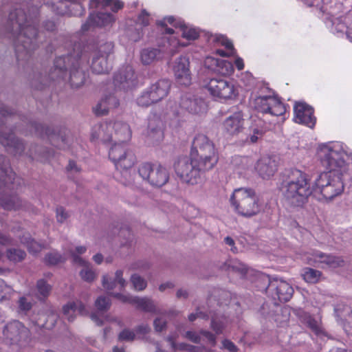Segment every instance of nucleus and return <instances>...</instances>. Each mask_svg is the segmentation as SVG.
I'll list each match as a JSON object with an SVG mask.
<instances>
[{"mask_svg":"<svg viewBox=\"0 0 352 352\" xmlns=\"http://www.w3.org/2000/svg\"><path fill=\"white\" fill-rule=\"evenodd\" d=\"M29 16L25 12V8H16L9 14V21L12 31L19 34L14 41L16 56L18 61H26L39 45L38 41V29L36 18L38 8L35 6H26Z\"/></svg>","mask_w":352,"mask_h":352,"instance_id":"nucleus-1","label":"nucleus"},{"mask_svg":"<svg viewBox=\"0 0 352 352\" xmlns=\"http://www.w3.org/2000/svg\"><path fill=\"white\" fill-rule=\"evenodd\" d=\"M318 154L321 164L329 170L319 175L313 186L314 192L321 194L327 200H332L344 191L342 174L338 169L343 165L344 161L339 153L327 146L321 147Z\"/></svg>","mask_w":352,"mask_h":352,"instance_id":"nucleus-2","label":"nucleus"},{"mask_svg":"<svg viewBox=\"0 0 352 352\" xmlns=\"http://www.w3.org/2000/svg\"><path fill=\"white\" fill-rule=\"evenodd\" d=\"M67 66H69V82L71 87L80 88L85 85L88 78V73L80 67L79 60L71 55L56 58L54 66L50 70L48 78L39 74L36 78L32 80V86L40 89L47 85L48 79L52 80L63 79L66 76Z\"/></svg>","mask_w":352,"mask_h":352,"instance_id":"nucleus-3","label":"nucleus"},{"mask_svg":"<svg viewBox=\"0 0 352 352\" xmlns=\"http://www.w3.org/2000/svg\"><path fill=\"white\" fill-rule=\"evenodd\" d=\"M280 190L286 203L293 207H301L314 192L309 175L298 170H285Z\"/></svg>","mask_w":352,"mask_h":352,"instance_id":"nucleus-4","label":"nucleus"},{"mask_svg":"<svg viewBox=\"0 0 352 352\" xmlns=\"http://www.w3.org/2000/svg\"><path fill=\"white\" fill-rule=\"evenodd\" d=\"M190 155L206 171L211 170L219 160L214 144L203 134H198L194 138Z\"/></svg>","mask_w":352,"mask_h":352,"instance_id":"nucleus-5","label":"nucleus"},{"mask_svg":"<svg viewBox=\"0 0 352 352\" xmlns=\"http://www.w3.org/2000/svg\"><path fill=\"white\" fill-rule=\"evenodd\" d=\"M173 168L177 176L182 182L191 185L198 184L206 171L191 155L177 157Z\"/></svg>","mask_w":352,"mask_h":352,"instance_id":"nucleus-6","label":"nucleus"},{"mask_svg":"<svg viewBox=\"0 0 352 352\" xmlns=\"http://www.w3.org/2000/svg\"><path fill=\"white\" fill-rule=\"evenodd\" d=\"M230 201L237 212L245 217L255 216L261 210L258 198L252 189H236L230 198Z\"/></svg>","mask_w":352,"mask_h":352,"instance_id":"nucleus-7","label":"nucleus"},{"mask_svg":"<svg viewBox=\"0 0 352 352\" xmlns=\"http://www.w3.org/2000/svg\"><path fill=\"white\" fill-rule=\"evenodd\" d=\"M130 136L129 125L121 122L96 126L91 134L93 139H100L103 142H126Z\"/></svg>","mask_w":352,"mask_h":352,"instance_id":"nucleus-8","label":"nucleus"},{"mask_svg":"<svg viewBox=\"0 0 352 352\" xmlns=\"http://www.w3.org/2000/svg\"><path fill=\"white\" fill-rule=\"evenodd\" d=\"M3 334L6 342L19 348L27 346L31 341L30 331L19 320H13L6 324L3 327Z\"/></svg>","mask_w":352,"mask_h":352,"instance_id":"nucleus-9","label":"nucleus"},{"mask_svg":"<svg viewBox=\"0 0 352 352\" xmlns=\"http://www.w3.org/2000/svg\"><path fill=\"white\" fill-rule=\"evenodd\" d=\"M138 172L144 180L155 187L163 186L169 179L167 169L161 165L144 162L139 166Z\"/></svg>","mask_w":352,"mask_h":352,"instance_id":"nucleus-10","label":"nucleus"},{"mask_svg":"<svg viewBox=\"0 0 352 352\" xmlns=\"http://www.w3.org/2000/svg\"><path fill=\"white\" fill-rule=\"evenodd\" d=\"M109 157L118 169L124 170L126 175L128 174L127 170L134 165L136 160L134 153L126 147V142H115L110 148Z\"/></svg>","mask_w":352,"mask_h":352,"instance_id":"nucleus-11","label":"nucleus"},{"mask_svg":"<svg viewBox=\"0 0 352 352\" xmlns=\"http://www.w3.org/2000/svg\"><path fill=\"white\" fill-rule=\"evenodd\" d=\"M0 143L4 146H8L13 149L12 153L15 155H25L33 159L36 155L37 146L31 144L28 151L25 152V146L23 142L16 138L12 133L0 131Z\"/></svg>","mask_w":352,"mask_h":352,"instance_id":"nucleus-12","label":"nucleus"},{"mask_svg":"<svg viewBox=\"0 0 352 352\" xmlns=\"http://www.w3.org/2000/svg\"><path fill=\"white\" fill-rule=\"evenodd\" d=\"M266 292L274 300H278L280 302H287L293 296L294 289L286 281L275 278L270 280L266 288Z\"/></svg>","mask_w":352,"mask_h":352,"instance_id":"nucleus-13","label":"nucleus"},{"mask_svg":"<svg viewBox=\"0 0 352 352\" xmlns=\"http://www.w3.org/2000/svg\"><path fill=\"white\" fill-rule=\"evenodd\" d=\"M307 262L309 265L316 267L324 265L331 268L342 267L345 265V260L343 256L326 254L320 251H316L310 256H308Z\"/></svg>","mask_w":352,"mask_h":352,"instance_id":"nucleus-14","label":"nucleus"},{"mask_svg":"<svg viewBox=\"0 0 352 352\" xmlns=\"http://www.w3.org/2000/svg\"><path fill=\"white\" fill-rule=\"evenodd\" d=\"M207 89L214 97L230 99L235 96L234 85L230 82L222 78H212L207 85Z\"/></svg>","mask_w":352,"mask_h":352,"instance_id":"nucleus-15","label":"nucleus"},{"mask_svg":"<svg viewBox=\"0 0 352 352\" xmlns=\"http://www.w3.org/2000/svg\"><path fill=\"white\" fill-rule=\"evenodd\" d=\"M179 105L181 109L192 114L202 113L206 111L207 107L201 98L190 92L181 95Z\"/></svg>","mask_w":352,"mask_h":352,"instance_id":"nucleus-16","label":"nucleus"},{"mask_svg":"<svg viewBox=\"0 0 352 352\" xmlns=\"http://www.w3.org/2000/svg\"><path fill=\"white\" fill-rule=\"evenodd\" d=\"M115 86L122 90H129L137 85V76L131 65L122 67L115 75L113 79Z\"/></svg>","mask_w":352,"mask_h":352,"instance_id":"nucleus-17","label":"nucleus"},{"mask_svg":"<svg viewBox=\"0 0 352 352\" xmlns=\"http://www.w3.org/2000/svg\"><path fill=\"white\" fill-rule=\"evenodd\" d=\"M189 66V59L186 56H179L175 60L173 72L178 84L184 86H188L191 84V73Z\"/></svg>","mask_w":352,"mask_h":352,"instance_id":"nucleus-18","label":"nucleus"},{"mask_svg":"<svg viewBox=\"0 0 352 352\" xmlns=\"http://www.w3.org/2000/svg\"><path fill=\"white\" fill-rule=\"evenodd\" d=\"M295 121L299 124L313 127L316 122L314 109L305 102H296L294 105Z\"/></svg>","mask_w":352,"mask_h":352,"instance_id":"nucleus-19","label":"nucleus"},{"mask_svg":"<svg viewBox=\"0 0 352 352\" xmlns=\"http://www.w3.org/2000/svg\"><path fill=\"white\" fill-rule=\"evenodd\" d=\"M148 141L152 144H158L164 138V123L157 116H153L149 118L146 130Z\"/></svg>","mask_w":352,"mask_h":352,"instance_id":"nucleus-20","label":"nucleus"},{"mask_svg":"<svg viewBox=\"0 0 352 352\" xmlns=\"http://www.w3.org/2000/svg\"><path fill=\"white\" fill-rule=\"evenodd\" d=\"M0 205L6 210H28L30 204L16 195H8L0 188Z\"/></svg>","mask_w":352,"mask_h":352,"instance_id":"nucleus-21","label":"nucleus"},{"mask_svg":"<svg viewBox=\"0 0 352 352\" xmlns=\"http://www.w3.org/2000/svg\"><path fill=\"white\" fill-rule=\"evenodd\" d=\"M111 306V300L109 297L100 296L95 301L96 312H93L90 315L91 319L96 322L98 326H102L104 320L102 318L103 314L107 312Z\"/></svg>","mask_w":352,"mask_h":352,"instance_id":"nucleus-22","label":"nucleus"},{"mask_svg":"<svg viewBox=\"0 0 352 352\" xmlns=\"http://www.w3.org/2000/svg\"><path fill=\"white\" fill-rule=\"evenodd\" d=\"M278 164L275 157L266 156L261 158L256 166L259 175L263 179H269L277 170Z\"/></svg>","mask_w":352,"mask_h":352,"instance_id":"nucleus-23","label":"nucleus"},{"mask_svg":"<svg viewBox=\"0 0 352 352\" xmlns=\"http://www.w3.org/2000/svg\"><path fill=\"white\" fill-rule=\"evenodd\" d=\"M243 124L244 119L242 113L236 112L226 119L223 126L230 135H234L243 131Z\"/></svg>","mask_w":352,"mask_h":352,"instance_id":"nucleus-24","label":"nucleus"},{"mask_svg":"<svg viewBox=\"0 0 352 352\" xmlns=\"http://www.w3.org/2000/svg\"><path fill=\"white\" fill-rule=\"evenodd\" d=\"M114 21L113 16L107 12L90 14L87 21L82 25L83 32L87 31L91 25L102 27L111 23Z\"/></svg>","mask_w":352,"mask_h":352,"instance_id":"nucleus-25","label":"nucleus"},{"mask_svg":"<svg viewBox=\"0 0 352 352\" xmlns=\"http://www.w3.org/2000/svg\"><path fill=\"white\" fill-rule=\"evenodd\" d=\"M29 124L31 127V132H34L36 134L41 136L46 135L47 137L50 138L53 142L60 140L63 144L65 142V138L60 134H56V130L54 128L43 125L34 121H31Z\"/></svg>","mask_w":352,"mask_h":352,"instance_id":"nucleus-26","label":"nucleus"},{"mask_svg":"<svg viewBox=\"0 0 352 352\" xmlns=\"http://www.w3.org/2000/svg\"><path fill=\"white\" fill-rule=\"evenodd\" d=\"M15 173L12 171L10 161L5 155H0V178L11 188L10 185L14 183Z\"/></svg>","mask_w":352,"mask_h":352,"instance_id":"nucleus-27","label":"nucleus"},{"mask_svg":"<svg viewBox=\"0 0 352 352\" xmlns=\"http://www.w3.org/2000/svg\"><path fill=\"white\" fill-rule=\"evenodd\" d=\"M119 105V101L113 95H109L103 98L94 108V113L98 116L107 115L110 109L116 108Z\"/></svg>","mask_w":352,"mask_h":352,"instance_id":"nucleus-28","label":"nucleus"},{"mask_svg":"<svg viewBox=\"0 0 352 352\" xmlns=\"http://www.w3.org/2000/svg\"><path fill=\"white\" fill-rule=\"evenodd\" d=\"M91 68L93 72L102 74H107L111 69V65L108 61V58L98 54L91 53Z\"/></svg>","mask_w":352,"mask_h":352,"instance_id":"nucleus-29","label":"nucleus"},{"mask_svg":"<svg viewBox=\"0 0 352 352\" xmlns=\"http://www.w3.org/2000/svg\"><path fill=\"white\" fill-rule=\"evenodd\" d=\"M170 86L171 82L169 80L162 79L153 84L148 89L159 102L168 95Z\"/></svg>","mask_w":352,"mask_h":352,"instance_id":"nucleus-30","label":"nucleus"},{"mask_svg":"<svg viewBox=\"0 0 352 352\" xmlns=\"http://www.w3.org/2000/svg\"><path fill=\"white\" fill-rule=\"evenodd\" d=\"M63 311L69 322H72L74 320L75 316L73 315V313L76 311L82 315L87 314L85 305L80 301L68 303L63 307Z\"/></svg>","mask_w":352,"mask_h":352,"instance_id":"nucleus-31","label":"nucleus"},{"mask_svg":"<svg viewBox=\"0 0 352 352\" xmlns=\"http://www.w3.org/2000/svg\"><path fill=\"white\" fill-rule=\"evenodd\" d=\"M276 103V98L271 96H258L254 99V108L263 113H269L271 105Z\"/></svg>","mask_w":352,"mask_h":352,"instance_id":"nucleus-32","label":"nucleus"},{"mask_svg":"<svg viewBox=\"0 0 352 352\" xmlns=\"http://www.w3.org/2000/svg\"><path fill=\"white\" fill-rule=\"evenodd\" d=\"M58 320V316L56 313L52 311L46 315L42 314L39 315L38 318L35 321V325L46 329H52L55 326Z\"/></svg>","mask_w":352,"mask_h":352,"instance_id":"nucleus-33","label":"nucleus"},{"mask_svg":"<svg viewBox=\"0 0 352 352\" xmlns=\"http://www.w3.org/2000/svg\"><path fill=\"white\" fill-rule=\"evenodd\" d=\"M133 305H135L137 309H141L145 312L157 313V307L153 300L147 297L140 298L135 296Z\"/></svg>","mask_w":352,"mask_h":352,"instance_id":"nucleus-34","label":"nucleus"},{"mask_svg":"<svg viewBox=\"0 0 352 352\" xmlns=\"http://www.w3.org/2000/svg\"><path fill=\"white\" fill-rule=\"evenodd\" d=\"M210 327L216 333L221 334L225 328V318L223 316L217 314L214 311H210Z\"/></svg>","mask_w":352,"mask_h":352,"instance_id":"nucleus-35","label":"nucleus"},{"mask_svg":"<svg viewBox=\"0 0 352 352\" xmlns=\"http://www.w3.org/2000/svg\"><path fill=\"white\" fill-rule=\"evenodd\" d=\"M161 52L155 48L144 49L141 52V60L143 64L150 65L160 58Z\"/></svg>","mask_w":352,"mask_h":352,"instance_id":"nucleus-36","label":"nucleus"},{"mask_svg":"<svg viewBox=\"0 0 352 352\" xmlns=\"http://www.w3.org/2000/svg\"><path fill=\"white\" fill-rule=\"evenodd\" d=\"M90 6L95 8L100 6L109 7L113 12H117L123 7V3L118 0H90Z\"/></svg>","mask_w":352,"mask_h":352,"instance_id":"nucleus-37","label":"nucleus"},{"mask_svg":"<svg viewBox=\"0 0 352 352\" xmlns=\"http://www.w3.org/2000/svg\"><path fill=\"white\" fill-rule=\"evenodd\" d=\"M52 287L45 280L40 279L36 283V296L40 300H44L50 294Z\"/></svg>","mask_w":352,"mask_h":352,"instance_id":"nucleus-38","label":"nucleus"},{"mask_svg":"<svg viewBox=\"0 0 352 352\" xmlns=\"http://www.w3.org/2000/svg\"><path fill=\"white\" fill-rule=\"evenodd\" d=\"M322 274L320 271L310 267H305L303 270V279L309 283L314 284L318 283Z\"/></svg>","mask_w":352,"mask_h":352,"instance_id":"nucleus-39","label":"nucleus"},{"mask_svg":"<svg viewBox=\"0 0 352 352\" xmlns=\"http://www.w3.org/2000/svg\"><path fill=\"white\" fill-rule=\"evenodd\" d=\"M149 89L144 91L138 98L137 103L139 106L146 107L151 104L157 102Z\"/></svg>","mask_w":352,"mask_h":352,"instance_id":"nucleus-40","label":"nucleus"},{"mask_svg":"<svg viewBox=\"0 0 352 352\" xmlns=\"http://www.w3.org/2000/svg\"><path fill=\"white\" fill-rule=\"evenodd\" d=\"M79 274L81 278L87 283L93 282L96 279L97 276L94 269L93 268L90 263L82 267V270L80 271Z\"/></svg>","mask_w":352,"mask_h":352,"instance_id":"nucleus-41","label":"nucleus"},{"mask_svg":"<svg viewBox=\"0 0 352 352\" xmlns=\"http://www.w3.org/2000/svg\"><path fill=\"white\" fill-rule=\"evenodd\" d=\"M6 253L8 258L14 263L22 261L26 256L23 250L16 248L8 249Z\"/></svg>","mask_w":352,"mask_h":352,"instance_id":"nucleus-42","label":"nucleus"},{"mask_svg":"<svg viewBox=\"0 0 352 352\" xmlns=\"http://www.w3.org/2000/svg\"><path fill=\"white\" fill-rule=\"evenodd\" d=\"M133 288L137 291H143L147 287L146 280L138 274H133L130 278Z\"/></svg>","mask_w":352,"mask_h":352,"instance_id":"nucleus-43","label":"nucleus"},{"mask_svg":"<svg viewBox=\"0 0 352 352\" xmlns=\"http://www.w3.org/2000/svg\"><path fill=\"white\" fill-rule=\"evenodd\" d=\"M114 45L111 42H105L100 44L92 52L99 54L100 56H104L108 58L109 56L113 52Z\"/></svg>","mask_w":352,"mask_h":352,"instance_id":"nucleus-44","label":"nucleus"},{"mask_svg":"<svg viewBox=\"0 0 352 352\" xmlns=\"http://www.w3.org/2000/svg\"><path fill=\"white\" fill-rule=\"evenodd\" d=\"M118 339L121 342H131L137 339L136 334L134 330L129 329H124L118 334Z\"/></svg>","mask_w":352,"mask_h":352,"instance_id":"nucleus-45","label":"nucleus"},{"mask_svg":"<svg viewBox=\"0 0 352 352\" xmlns=\"http://www.w3.org/2000/svg\"><path fill=\"white\" fill-rule=\"evenodd\" d=\"M182 36L188 40H195L199 37V32L193 28H188L184 25H182Z\"/></svg>","mask_w":352,"mask_h":352,"instance_id":"nucleus-46","label":"nucleus"},{"mask_svg":"<svg viewBox=\"0 0 352 352\" xmlns=\"http://www.w3.org/2000/svg\"><path fill=\"white\" fill-rule=\"evenodd\" d=\"M285 112V108L284 105L276 99V103L271 105L270 113L271 115L279 116L283 115Z\"/></svg>","mask_w":352,"mask_h":352,"instance_id":"nucleus-47","label":"nucleus"},{"mask_svg":"<svg viewBox=\"0 0 352 352\" xmlns=\"http://www.w3.org/2000/svg\"><path fill=\"white\" fill-rule=\"evenodd\" d=\"M154 329L156 332H162L167 328V320L162 317H157L153 321Z\"/></svg>","mask_w":352,"mask_h":352,"instance_id":"nucleus-48","label":"nucleus"},{"mask_svg":"<svg viewBox=\"0 0 352 352\" xmlns=\"http://www.w3.org/2000/svg\"><path fill=\"white\" fill-rule=\"evenodd\" d=\"M25 243H27V248L29 252L33 254L39 252L44 248L42 244L32 239H30L28 241H25Z\"/></svg>","mask_w":352,"mask_h":352,"instance_id":"nucleus-49","label":"nucleus"},{"mask_svg":"<svg viewBox=\"0 0 352 352\" xmlns=\"http://www.w3.org/2000/svg\"><path fill=\"white\" fill-rule=\"evenodd\" d=\"M263 131L258 128L252 129V133H250L246 138L245 141L250 143H255L263 135Z\"/></svg>","mask_w":352,"mask_h":352,"instance_id":"nucleus-50","label":"nucleus"},{"mask_svg":"<svg viewBox=\"0 0 352 352\" xmlns=\"http://www.w3.org/2000/svg\"><path fill=\"white\" fill-rule=\"evenodd\" d=\"M116 280L107 276V275H104L102 276V287L107 291H111V290H113L116 286Z\"/></svg>","mask_w":352,"mask_h":352,"instance_id":"nucleus-51","label":"nucleus"},{"mask_svg":"<svg viewBox=\"0 0 352 352\" xmlns=\"http://www.w3.org/2000/svg\"><path fill=\"white\" fill-rule=\"evenodd\" d=\"M134 331L137 339H141L151 331V328L148 324H140L135 328Z\"/></svg>","mask_w":352,"mask_h":352,"instance_id":"nucleus-52","label":"nucleus"},{"mask_svg":"<svg viewBox=\"0 0 352 352\" xmlns=\"http://www.w3.org/2000/svg\"><path fill=\"white\" fill-rule=\"evenodd\" d=\"M45 259L49 265H56L61 262L62 256L58 253H49L45 256Z\"/></svg>","mask_w":352,"mask_h":352,"instance_id":"nucleus-53","label":"nucleus"},{"mask_svg":"<svg viewBox=\"0 0 352 352\" xmlns=\"http://www.w3.org/2000/svg\"><path fill=\"white\" fill-rule=\"evenodd\" d=\"M209 59L211 60V62H212V65H216L217 67H221L222 68L226 67L227 73L232 71V66L230 62L216 58Z\"/></svg>","mask_w":352,"mask_h":352,"instance_id":"nucleus-54","label":"nucleus"},{"mask_svg":"<svg viewBox=\"0 0 352 352\" xmlns=\"http://www.w3.org/2000/svg\"><path fill=\"white\" fill-rule=\"evenodd\" d=\"M14 113V112L12 109L3 104H0V114L3 118H6V120L13 119L15 117Z\"/></svg>","mask_w":352,"mask_h":352,"instance_id":"nucleus-55","label":"nucleus"},{"mask_svg":"<svg viewBox=\"0 0 352 352\" xmlns=\"http://www.w3.org/2000/svg\"><path fill=\"white\" fill-rule=\"evenodd\" d=\"M32 303L25 297H21L19 300V308L20 311L26 313L32 309Z\"/></svg>","mask_w":352,"mask_h":352,"instance_id":"nucleus-56","label":"nucleus"},{"mask_svg":"<svg viewBox=\"0 0 352 352\" xmlns=\"http://www.w3.org/2000/svg\"><path fill=\"white\" fill-rule=\"evenodd\" d=\"M70 10H74L75 12L73 13L74 15L76 16H82L84 14V8L80 3H77L75 2H71L69 6H67Z\"/></svg>","mask_w":352,"mask_h":352,"instance_id":"nucleus-57","label":"nucleus"},{"mask_svg":"<svg viewBox=\"0 0 352 352\" xmlns=\"http://www.w3.org/2000/svg\"><path fill=\"white\" fill-rule=\"evenodd\" d=\"M68 217V214L66 212L64 208L60 206L56 208V219L58 222L60 223H63Z\"/></svg>","mask_w":352,"mask_h":352,"instance_id":"nucleus-58","label":"nucleus"},{"mask_svg":"<svg viewBox=\"0 0 352 352\" xmlns=\"http://www.w3.org/2000/svg\"><path fill=\"white\" fill-rule=\"evenodd\" d=\"M123 271L121 270H118L115 273V278H113L116 282L120 285L121 289L125 287L126 285V280L123 278Z\"/></svg>","mask_w":352,"mask_h":352,"instance_id":"nucleus-59","label":"nucleus"},{"mask_svg":"<svg viewBox=\"0 0 352 352\" xmlns=\"http://www.w3.org/2000/svg\"><path fill=\"white\" fill-rule=\"evenodd\" d=\"M185 337L189 340L196 344H199L201 342V337L195 331H186Z\"/></svg>","mask_w":352,"mask_h":352,"instance_id":"nucleus-60","label":"nucleus"},{"mask_svg":"<svg viewBox=\"0 0 352 352\" xmlns=\"http://www.w3.org/2000/svg\"><path fill=\"white\" fill-rule=\"evenodd\" d=\"M138 21L144 26L148 25L149 23L148 13L145 10H143L142 13L139 15Z\"/></svg>","mask_w":352,"mask_h":352,"instance_id":"nucleus-61","label":"nucleus"},{"mask_svg":"<svg viewBox=\"0 0 352 352\" xmlns=\"http://www.w3.org/2000/svg\"><path fill=\"white\" fill-rule=\"evenodd\" d=\"M200 334L205 336L208 339V340L212 344V346H214L216 344V337L211 332L206 330H201Z\"/></svg>","mask_w":352,"mask_h":352,"instance_id":"nucleus-62","label":"nucleus"},{"mask_svg":"<svg viewBox=\"0 0 352 352\" xmlns=\"http://www.w3.org/2000/svg\"><path fill=\"white\" fill-rule=\"evenodd\" d=\"M150 268L149 263L143 261L136 262L131 265V269L133 270H146Z\"/></svg>","mask_w":352,"mask_h":352,"instance_id":"nucleus-63","label":"nucleus"},{"mask_svg":"<svg viewBox=\"0 0 352 352\" xmlns=\"http://www.w3.org/2000/svg\"><path fill=\"white\" fill-rule=\"evenodd\" d=\"M223 346L230 352H236L238 351L236 346L229 340H224L223 341Z\"/></svg>","mask_w":352,"mask_h":352,"instance_id":"nucleus-64","label":"nucleus"}]
</instances>
